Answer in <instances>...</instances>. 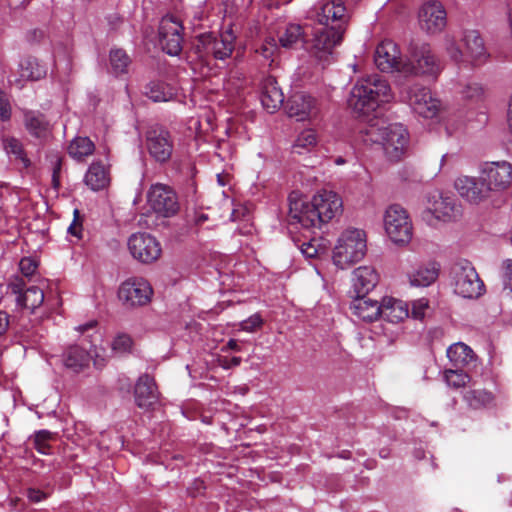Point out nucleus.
<instances>
[{
	"mask_svg": "<svg viewBox=\"0 0 512 512\" xmlns=\"http://www.w3.org/2000/svg\"><path fill=\"white\" fill-rule=\"evenodd\" d=\"M361 133L364 143L381 144L391 161H399L408 146V131L399 123L387 125L383 120H373Z\"/></svg>",
	"mask_w": 512,
	"mask_h": 512,
	"instance_id": "obj_1",
	"label": "nucleus"
},
{
	"mask_svg": "<svg viewBox=\"0 0 512 512\" xmlns=\"http://www.w3.org/2000/svg\"><path fill=\"white\" fill-rule=\"evenodd\" d=\"M392 98L388 82L379 75L362 78L353 86L348 98L349 107L358 115H367Z\"/></svg>",
	"mask_w": 512,
	"mask_h": 512,
	"instance_id": "obj_2",
	"label": "nucleus"
},
{
	"mask_svg": "<svg viewBox=\"0 0 512 512\" xmlns=\"http://www.w3.org/2000/svg\"><path fill=\"white\" fill-rule=\"evenodd\" d=\"M367 252V235L363 229L349 227L338 237L332 253L335 266L346 269L361 261Z\"/></svg>",
	"mask_w": 512,
	"mask_h": 512,
	"instance_id": "obj_3",
	"label": "nucleus"
},
{
	"mask_svg": "<svg viewBox=\"0 0 512 512\" xmlns=\"http://www.w3.org/2000/svg\"><path fill=\"white\" fill-rule=\"evenodd\" d=\"M399 97L417 117L424 120L437 119L443 109L441 101L432 91L419 83L403 86Z\"/></svg>",
	"mask_w": 512,
	"mask_h": 512,
	"instance_id": "obj_4",
	"label": "nucleus"
},
{
	"mask_svg": "<svg viewBox=\"0 0 512 512\" xmlns=\"http://www.w3.org/2000/svg\"><path fill=\"white\" fill-rule=\"evenodd\" d=\"M345 31L328 27L315 28L307 42V50L320 65L329 64L333 59L334 48L342 42Z\"/></svg>",
	"mask_w": 512,
	"mask_h": 512,
	"instance_id": "obj_5",
	"label": "nucleus"
},
{
	"mask_svg": "<svg viewBox=\"0 0 512 512\" xmlns=\"http://www.w3.org/2000/svg\"><path fill=\"white\" fill-rule=\"evenodd\" d=\"M454 292L463 298H478L484 292V283L475 267L467 260L455 263L451 270Z\"/></svg>",
	"mask_w": 512,
	"mask_h": 512,
	"instance_id": "obj_6",
	"label": "nucleus"
},
{
	"mask_svg": "<svg viewBox=\"0 0 512 512\" xmlns=\"http://www.w3.org/2000/svg\"><path fill=\"white\" fill-rule=\"evenodd\" d=\"M313 17L324 27L345 31L349 14L343 0H318L313 7Z\"/></svg>",
	"mask_w": 512,
	"mask_h": 512,
	"instance_id": "obj_7",
	"label": "nucleus"
},
{
	"mask_svg": "<svg viewBox=\"0 0 512 512\" xmlns=\"http://www.w3.org/2000/svg\"><path fill=\"white\" fill-rule=\"evenodd\" d=\"M235 39L231 29L221 32L218 36L204 33L198 36L196 49L201 55H212L215 59L225 60L234 50Z\"/></svg>",
	"mask_w": 512,
	"mask_h": 512,
	"instance_id": "obj_8",
	"label": "nucleus"
},
{
	"mask_svg": "<svg viewBox=\"0 0 512 512\" xmlns=\"http://www.w3.org/2000/svg\"><path fill=\"white\" fill-rule=\"evenodd\" d=\"M384 228L396 244H406L412 238V224L407 211L400 205L389 206L384 214Z\"/></svg>",
	"mask_w": 512,
	"mask_h": 512,
	"instance_id": "obj_9",
	"label": "nucleus"
},
{
	"mask_svg": "<svg viewBox=\"0 0 512 512\" xmlns=\"http://www.w3.org/2000/svg\"><path fill=\"white\" fill-rule=\"evenodd\" d=\"M153 289L150 283L142 277H130L121 283L118 298L127 308L142 307L150 303Z\"/></svg>",
	"mask_w": 512,
	"mask_h": 512,
	"instance_id": "obj_10",
	"label": "nucleus"
},
{
	"mask_svg": "<svg viewBox=\"0 0 512 512\" xmlns=\"http://www.w3.org/2000/svg\"><path fill=\"white\" fill-rule=\"evenodd\" d=\"M149 208L161 217H172L179 211L178 197L174 190L165 184H152L147 191Z\"/></svg>",
	"mask_w": 512,
	"mask_h": 512,
	"instance_id": "obj_11",
	"label": "nucleus"
},
{
	"mask_svg": "<svg viewBox=\"0 0 512 512\" xmlns=\"http://www.w3.org/2000/svg\"><path fill=\"white\" fill-rule=\"evenodd\" d=\"M406 64L411 66V71H405V75H428L437 76L442 65L440 60L433 53L428 44H421L412 47L410 58Z\"/></svg>",
	"mask_w": 512,
	"mask_h": 512,
	"instance_id": "obj_12",
	"label": "nucleus"
},
{
	"mask_svg": "<svg viewBox=\"0 0 512 512\" xmlns=\"http://www.w3.org/2000/svg\"><path fill=\"white\" fill-rule=\"evenodd\" d=\"M479 172L491 192L506 191L512 185V164L508 161L484 162Z\"/></svg>",
	"mask_w": 512,
	"mask_h": 512,
	"instance_id": "obj_13",
	"label": "nucleus"
},
{
	"mask_svg": "<svg viewBox=\"0 0 512 512\" xmlns=\"http://www.w3.org/2000/svg\"><path fill=\"white\" fill-rule=\"evenodd\" d=\"M374 62L382 72H399L405 75V71L412 69L406 64L407 59H402L399 47L392 40H384L378 44Z\"/></svg>",
	"mask_w": 512,
	"mask_h": 512,
	"instance_id": "obj_14",
	"label": "nucleus"
},
{
	"mask_svg": "<svg viewBox=\"0 0 512 512\" xmlns=\"http://www.w3.org/2000/svg\"><path fill=\"white\" fill-rule=\"evenodd\" d=\"M288 219L291 225L299 224L304 229L317 228L313 201L297 191H292L288 197Z\"/></svg>",
	"mask_w": 512,
	"mask_h": 512,
	"instance_id": "obj_15",
	"label": "nucleus"
},
{
	"mask_svg": "<svg viewBox=\"0 0 512 512\" xmlns=\"http://www.w3.org/2000/svg\"><path fill=\"white\" fill-rule=\"evenodd\" d=\"M454 188L458 195L471 205H480L486 202L491 195V191L481 175L479 178L461 175L456 178Z\"/></svg>",
	"mask_w": 512,
	"mask_h": 512,
	"instance_id": "obj_16",
	"label": "nucleus"
},
{
	"mask_svg": "<svg viewBox=\"0 0 512 512\" xmlns=\"http://www.w3.org/2000/svg\"><path fill=\"white\" fill-rule=\"evenodd\" d=\"M128 249L134 259L142 263L156 261L162 252L159 241L147 233H135L128 239Z\"/></svg>",
	"mask_w": 512,
	"mask_h": 512,
	"instance_id": "obj_17",
	"label": "nucleus"
},
{
	"mask_svg": "<svg viewBox=\"0 0 512 512\" xmlns=\"http://www.w3.org/2000/svg\"><path fill=\"white\" fill-rule=\"evenodd\" d=\"M317 228L331 221L342 212V199L330 190H322L312 198Z\"/></svg>",
	"mask_w": 512,
	"mask_h": 512,
	"instance_id": "obj_18",
	"label": "nucleus"
},
{
	"mask_svg": "<svg viewBox=\"0 0 512 512\" xmlns=\"http://www.w3.org/2000/svg\"><path fill=\"white\" fill-rule=\"evenodd\" d=\"M420 28L428 34L440 33L447 24V13L438 1L425 2L418 14Z\"/></svg>",
	"mask_w": 512,
	"mask_h": 512,
	"instance_id": "obj_19",
	"label": "nucleus"
},
{
	"mask_svg": "<svg viewBox=\"0 0 512 512\" xmlns=\"http://www.w3.org/2000/svg\"><path fill=\"white\" fill-rule=\"evenodd\" d=\"M181 23L172 16L163 17L159 26V41L169 55H178L182 49Z\"/></svg>",
	"mask_w": 512,
	"mask_h": 512,
	"instance_id": "obj_20",
	"label": "nucleus"
},
{
	"mask_svg": "<svg viewBox=\"0 0 512 512\" xmlns=\"http://www.w3.org/2000/svg\"><path fill=\"white\" fill-rule=\"evenodd\" d=\"M146 144L149 154L157 162L163 163L170 159L173 143L167 130L163 128L150 129L147 132Z\"/></svg>",
	"mask_w": 512,
	"mask_h": 512,
	"instance_id": "obj_21",
	"label": "nucleus"
},
{
	"mask_svg": "<svg viewBox=\"0 0 512 512\" xmlns=\"http://www.w3.org/2000/svg\"><path fill=\"white\" fill-rule=\"evenodd\" d=\"M426 208L436 219L444 222L455 220L461 213L460 207L452 197L437 191L429 195Z\"/></svg>",
	"mask_w": 512,
	"mask_h": 512,
	"instance_id": "obj_22",
	"label": "nucleus"
},
{
	"mask_svg": "<svg viewBox=\"0 0 512 512\" xmlns=\"http://www.w3.org/2000/svg\"><path fill=\"white\" fill-rule=\"evenodd\" d=\"M286 110L289 117L298 121L308 120L318 114L317 101L304 92L294 93L287 101Z\"/></svg>",
	"mask_w": 512,
	"mask_h": 512,
	"instance_id": "obj_23",
	"label": "nucleus"
},
{
	"mask_svg": "<svg viewBox=\"0 0 512 512\" xmlns=\"http://www.w3.org/2000/svg\"><path fill=\"white\" fill-rule=\"evenodd\" d=\"M461 41L465 48V57L472 65H482L487 61L489 54L479 31L465 30Z\"/></svg>",
	"mask_w": 512,
	"mask_h": 512,
	"instance_id": "obj_24",
	"label": "nucleus"
},
{
	"mask_svg": "<svg viewBox=\"0 0 512 512\" xmlns=\"http://www.w3.org/2000/svg\"><path fill=\"white\" fill-rule=\"evenodd\" d=\"M379 281V274L369 265L359 266L352 272L351 282L356 295H367Z\"/></svg>",
	"mask_w": 512,
	"mask_h": 512,
	"instance_id": "obj_25",
	"label": "nucleus"
},
{
	"mask_svg": "<svg viewBox=\"0 0 512 512\" xmlns=\"http://www.w3.org/2000/svg\"><path fill=\"white\" fill-rule=\"evenodd\" d=\"M440 272V264L435 261L421 263L407 272L411 286L428 287L433 284Z\"/></svg>",
	"mask_w": 512,
	"mask_h": 512,
	"instance_id": "obj_26",
	"label": "nucleus"
},
{
	"mask_svg": "<svg viewBox=\"0 0 512 512\" xmlns=\"http://www.w3.org/2000/svg\"><path fill=\"white\" fill-rule=\"evenodd\" d=\"M134 396L140 408H149L155 404L159 398L155 380L148 374L140 376L135 385Z\"/></svg>",
	"mask_w": 512,
	"mask_h": 512,
	"instance_id": "obj_27",
	"label": "nucleus"
},
{
	"mask_svg": "<svg viewBox=\"0 0 512 512\" xmlns=\"http://www.w3.org/2000/svg\"><path fill=\"white\" fill-rule=\"evenodd\" d=\"M356 295L350 304L351 313L360 320L373 322L380 317L381 307L376 300Z\"/></svg>",
	"mask_w": 512,
	"mask_h": 512,
	"instance_id": "obj_28",
	"label": "nucleus"
},
{
	"mask_svg": "<svg viewBox=\"0 0 512 512\" xmlns=\"http://www.w3.org/2000/svg\"><path fill=\"white\" fill-rule=\"evenodd\" d=\"M10 287L18 295L16 301L21 307L34 310L44 301V292L39 287L31 286L23 292L24 283L20 281L13 282Z\"/></svg>",
	"mask_w": 512,
	"mask_h": 512,
	"instance_id": "obj_29",
	"label": "nucleus"
},
{
	"mask_svg": "<svg viewBox=\"0 0 512 512\" xmlns=\"http://www.w3.org/2000/svg\"><path fill=\"white\" fill-rule=\"evenodd\" d=\"M284 102V94L274 77H267L262 82L261 103L270 113L275 112Z\"/></svg>",
	"mask_w": 512,
	"mask_h": 512,
	"instance_id": "obj_30",
	"label": "nucleus"
},
{
	"mask_svg": "<svg viewBox=\"0 0 512 512\" xmlns=\"http://www.w3.org/2000/svg\"><path fill=\"white\" fill-rule=\"evenodd\" d=\"M380 307V317L391 323H398L409 316L408 305L399 299L386 297L382 300Z\"/></svg>",
	"mask_w": 512,
	"mask_h": 512,
	"instance_id": "obj_31",
	"label": "nucleus"
},
{
	"mask_svg": "<svg viewBox=\"0 0 512 512\" xmlns=\"http://www.w3.org/2000/svg\"><path fill=\"white\" fill-rule=\"evenodd\" d=\"M89 361V353L78 345L70 346L62 355L64 366L75 373H79L88 367Z\"/></svg>",
	"mask_w": 512,
	"mask_h": 512,
	"instance_id": "obj_32",
	"label": "nucleus"
},
{
	"mask_svg": "<svg viewBox=\"0 0 512 512\" xmlns=\"http://www.w3.org/2000/svg\"><path fill=\"white\" fill-rule=\"evenodd\" d=\"M110 178L105 165L101 162H93L84 177L85 184L93 191H99L107 187Z\"/></svg>",
	"mask_w": 512,
	"mask_h": 512,
	"instance_id": "obj_33",
	"label": "nucleus"
},
{
	"mask_svg": "<svg viewBox=\"0 0 512 512\" xmlns=\"http://www.w3.org/2000/svg\"><path fill=\"white\" fill-rule=\"evenodd\" d=\"M24 125L26 130L34 137L42 138L49 134V122L38 111L26 110L24 112Z\"/></svg>",
	"mask_w": 512,
	"mask_h": 512,
	"instance_id": "obj_34",
	"label": "nucleus"
},
{
	"mask_svg": "<svg viewBox=\"0 0 512 512\" xmlns=\"http://www.w3.org/2000/svg\"><path fill=\"white\" fill-rule=\"evenodd\" d=\"M447 357L455 367L460 368L473 361L474 353L469 346L460 342L452 344L447 349Z\"/></svg>",
	"mask_w": 512,
	"mask_h": 512,
	"instance_id": "obj_35",
	"label": "nucleus"
},
{
	"mask_svg": "<svg viewBox=\"0 0 512 512\" xmlns=\"http://www.w3.org/2000/svg\"><path fill=\"white\" fill-rule=\"evenodd\" d=\"M47 69L36 58L28 57L20 63V76L26 80H39L45 77Z\"/></svg>",
	"mask_w": 512,
	"mask_h": 512,
	"instance_id": "obj_36",
	"label": "nucleus"
},
{
	"mask_svg": "<svg viewBox=\"0 0 512 512\" xmlns=\"http://www.w3.org/2000/svg\"><path fill=\"white\" fill-rule=\"evenodd\" d=\"M95 150L94 143L88 137H75L69 147V155L77 160L82 161L86 157L90 156Z\"/></svg>",
	"mask_w": 512,
	"mask_h": 512,
	"instance_id": "obj_37",
	"label": "nucleus"
},
{
	"mask_svg": "<svg viewBox=\"0 0 512 512\" xmlns=\"http://www.w3.org/2000/svg\"><path fill=\"white\" fill-rule=\"evenodd\" d=\"M464 400L472 409H482L490 405L494 396L484 389L469 390L464 394Z\"/></svg>",
	"mask_w": 512,
	"mask_h": 512,
	"instance_id": "obj_38",
	"label": "nucleus"
},
{
	"mask_svg": "<svg viewBox=\"0 0 512 512\" xmlns=\"http://www.w3.org/2000/svg\"><path fill=\"white\" fill-rule=\"evenodd\" d=\"M145 93L154 102H166L173 97L172 88L160 81L150 82Z\"/></svg>",
	"mask_w": 512,
	"mask_h": 512,
	"instance_id": "obj_39",
	"label": "nucleus"
},
{
	"mask_svg": "<svg viewBox=\"0 0 512 512\" xmlns=\"http://www.w3.org/2000/svg\"><path fill=\"white\" fill-rule=\"evenodd\" d=\"M109 60L112 72L116 75L126 73L131 63V59L126 51L120 48L111 49Z\"/></svg>",
	"mask_w": 512,
	"mask_h": 512,
	"instance_id": "obj_40",
	"label": "nucleus"
},
{
	"mask_svg": "<svg viewBox=\"0 0 512 512\" xmlns=\"http://www.w3.org/2000/svg\"><path fill=\"white\" fill-rule=\"evenodd\" d=\"M3 148L8 155H12L15 159L20 160L25 166L29 165V160L24 152L21 141L13 136H5L2 138Z\"/></svg>",
	"mask_w": 512,
	"mask_h": 512,
	"instance_id": "obj_41",
	"label": "nucleus"
},
{
	"mask_svg": "<svg viewBox=\"0 0 512 512\" xmlns=\"http://www.w3.org/2000/svg\"><path fill=\"white\" fill-rule=\"evenodd\" d=\"M317 144V135L314 130L306 129L302 131L296 138L292 149L294 153L302 154L310 151Z\"/></svg>",
	"mask_w": 512,
	"mask_h": 512,
	"instance_id": "obj_42",
	"label": "nucleus"
},
{
	"mask_svg": "<svg viewBox=\"0 0 512 512\" xmlns=\"http://www.w3.org/2000/svg\"><path fill=\"white\" fill-rule=\"evenodd\" d=\"M303 37V29L298 24H289L279 36V43L284 48H292Z\"/></svg>",
	"mask_w": 512,
	"mask_h": 512,
	"instance_id": "obj_43",
	"label": "nucleus"
},
{
	"mask_svg": "<svg viewBox=\"0 0 512 512\" xmlns=\"http://www.w3.org/2000/svg\"><path fill=\"white\" fill-rule=\"evenodd\" d=\"M132 346V338L126 333H119L111 342V352L116 356H121L130 353Z\"/></svg>",
	"mask_w": 512,
	"mask_h": 512,
	"instance_id": "obj_44",
	"label": "nucleus"
},
{
	"mask_svg": "<svg viewBox=\"0 0 512 512\" xmlns=\"http://www.w3.org/2000/svg\"><path fill=\"white\" fill-rule=\"evenodd\" d=\"M458 92L463 98L469 100H480L484 95L483 87L474 81H465L459 84Z\"/></svg>",
	"mask_w": 512,
	"mask_h": 512,
	"instance_id": "obj_45",
	"label": "nucleus"
},
{
	"mask_svg": "<svg viewBox=\"0 0 512 512\" xmlns=\"http://www.w3.org/2000/svg\"><path fill=\"white\" fill-rule=\"evenodd\" d=\"M444 377L447 385L453 388L463 387L470 380L469 375L458 368L446 370Z\"/></svg>",
	"mask_w": 512,
	"mask_h": 512,
	"instance_id": "obj_46",
	"label": "nucleus"
},
{
	"mask_svg": "<svg viewBox=\"0 0 512 512\" xmlns=\"http://www.w3.org/2000/svg\"><path fill=\"white\" fill-rule=\"evenodd\" d=\"M256 51L267 60L268 65L271 66L275 61L279 49L274 38H267Z\"/></svg>",
	"mask_w": 512,
	"mask_h": 512,
	"instance_id": "obj_47",
	"label": "nucleus"
},
{
	"mask_svg": "<svg viewBox=\"0 0 512 512\" xmlns=\"http://www.w3.org/2000/svg\"><path fill=\"white\" fill-rule=\"evenodd\" d=\"M52 439V433L48 430H40L36 432L34 437V446L41 454L50 453L49 441Z\"/></svg>",
	"mask_w": 512,
	"mask_h": 512,
	"instance_id": "obj_48",
	"label": "nucleus"
},
{
	"mask_svg": "<svg viewBox=\"0 0 512 512\" xmlns=\"http://www.w3.org/2000/svg\"><path fill=\"white\" fill-rule=\"evenodd\" d=\"M429 309V300L427 298H419L412 302L411 316L414 319L422 320Z\"/></svg>",
	"mask_w": 512,
	"mask_h": 512,
	"instance_id": "obj_49",
	"label": "nucleus"
},
{
	"mask_svg": "<svg viewBox=\"0 0 512 512\" xmlns=\"http://www.w3.org/2000/svg\"><path fill=\"white\" fill-rule=\"evenodd\" d=\"M445 50L448 56L456 63L464 61L465 52H463L454 39H446Z\"/></svg>",
	"mask_w": 512,
	"mask_h": 512,
	"instance_id": "obj_50",
	"label": "nucleus"
},
{
	"mask_svg": "<svg viewBox=\"0 0 512 512\" xmlns=\"http://www.w3.org/2000/svg\"><path fill=\"white\" fill-rule=\"evenodd\" d=\"M263 324V320L259 314H253L248 319L240 323V329L246 332H254Z\"/></svg>",
	"mask_w": 512,
	"mask_h": 512,
	"instance_id": "obj_51",
	"label": "nucleus"
},
{
	"mask_svg": "<svg viewBox=\"0 0 512 512\" xmlns=\"http://www.w3.org/2000/svg\"><path fill=\"white\" fill-rule=\"evenodd\" d=\"M504 289L512 293V259H505L502 262Z\"/></svg>",
	"mask_w": 512,
	"mask_h": 512,
	"instance_id": "obj_52",
	"label": "nucleus"
},
{
	"mask_svg": "<svg viewBox=\"0 0 512 512\" xmlns=\"http://www.w3.org/2000/svg\"><path fill=\"white\" fill-rule=\"evenodd\" d=\"M19 268L24 276L30 277L35 273L37 269V263L34 259L25 257L21 259L19 263Z\"/></svg>",
	"mask_w": 512,
	"mask_h": 512,
	"instance_id": "obj_53",
	"label": "nucleus"
},
{
	"mask_svg": "<svg viewBox=\"0 0 512 512\" xmlns=\"http://www.w3.org/2000/svg\"><path fill=\"white\" fill-rule=\"evenodd\" d=\"M11 117V106L6 95L0 90V119L7 121Z\"/></svg>",
	"mask_w": 512,
	"mask_h": 512,
	"instance_id": "obj_54",
	"label": "nucleus"
},
{
	"mask_svg": "<svg viewBox=\"0 0 512 512\" xmlns=\"http://www.w3.org/2000/svg\"><path fill=\"white\" fill-rule=\"evenodd\" d=\"M26 496L29 499V501L33 503H39L46 500L49 497V493L37 488L30 487L26 491Z\"/></svg>",
	"mask_w": 512,
	"mask_h": 512,
	"instance_id": "obj_55",
	"label": "nucleus"
},
{
	"mask_svg": "<svg viewBox=\"0 0 512 512\" xmlns=\"http://www.w3.org/2000/svg\"><path fill=\"white\" fill-rule=\"evenodd\" d=\"M300 250H301V253L306 258H314L318 254V247H317V244H316L315 240H310L308 242H303L300 245Z\"/></svg>",
	"mask_w": 512,
	"mask_h": 512,
	"instance_id": "obj_56",
	"label": "nucleus"
},
{
	"mask_svg": "<svg viewBox=\"0 0 512 512\" xmlns=\"http://www.w3.org/2000/svg\"><path fill=\"white\" fill-rule=\"evenodd\" d=\"M241 361V358L236 356L232 358L222 357L219 359V364L224 369H230L239 366Z\"/></svg>",
	"mask_w": 512,
	"mask_h": 512,
	"instance_id": "obj_57",
	"label": "nucleus"
},
{
	"mask_svg": "<svg viewBox=\"0 0 512 512\" xmlns=\"http://www.w3.org/2000/svg\"><path fill=\"white\" fill-rule=\"evenodd\" d=\"M78 210H74V215H75V219L73 220V222L70 224V226L68 227V233L77 237V238H80L81 237V225L77 222L76 220V217L78 216Z\"/></svg>",
	"mask_w": 512,
	"mask_h": 512,
	"instance_id": "obj_58",
	"label": "nucleus"
},
{
	"mask_svg": "<svg viewBox=\"0 0 512 512\" xmlns=\"http://www.w3.org/2000/svg\"><path fill=\"white\" fill-rule=\"evenodd\" d=\"M9 324V315L4 311H0V336L6 333Z\"/></svg>",
	"mask_w": 512,
	"mask_h": 512,
	"instance_id": "obj_59",
	"label": "nucleus"
},
{
	"mask_svg": "<svg viewBox=\"0 0 512 512\" xmlns=\"http://www.w3.org/2000/svg\"><path fill=\"white\" fill-rule=\"evenodd\" d=\"M107 361V358L105 355H101L95 351V357H94V366L98 369L102 368Z\"/></svg>",
	"mask_w": 512,
	"mask_h": 512,
	"instance_id": "obj_60",
	"label": "nucleus"
},
{
	"mask_svg": "<svg viewBox=\"0 0 512 512\" xmlns=\"http://www.w3.org/2000/svg\"><path fill=\"white\" fill-rule=\"evenodd\" d=\"M223 352H226L228 350H234V351H240V346L238 342L235 339H230L226 346L222 347L221 349Z\"/></svg>",
	"mask_w": 512,
	"mask_h": 512,
	"instance_id": "obj_61",
	"label": "nucleus"
},
{
	"mask_svg": "<svg viewBox=\"0 0 512 512\" xmlns=\"http://www.w3.org/2000/svg\"><path fill=\"white\" fill-rule=\"evenodd\" d=\"M95 325H96V322H95V321H90V322H88V323H86V324H84V325H80V326H78V327H77V330H78L79 332H81V333H84V332H86L87 330L94 328V327H95Z\"/></svg>",
	"mask_w": 512,
	"mask_h": 512,
	"instance_id": "obj_62",
	"label": "nucleus"
},
{
	"mask_svg": "<svg viewBox=\"0 0 512 512\" xmlns=\"http://www.w3.org/2000/svg\"><path fill=\"white\" fill-rule=\"evenodd\" d=\"M508 124H509V129L512 133V95H511V99L509 101V106H508Z\"/></svg>",
	"mask_w": 512,
	"mask_h": 512,
	"instance_id": "obj_63",
	"label": "nucleus"
},
{
	"mask_svg": "<svg viewBox=\"0 0 512 512\" xmlns=\"http://www.w3.org/2000/svg\"><path fill=\"white\" fill-rule=\"evenodd\" d=\"M52 185L55 189H58L60 186V176L57 174V172L52 174Z\"/></svg>",
	"mask_w": 512,
	"mask_h": 512,
	"instance_id": "obj_64",
	"label": "nucleus"
}]
</instances>
